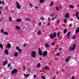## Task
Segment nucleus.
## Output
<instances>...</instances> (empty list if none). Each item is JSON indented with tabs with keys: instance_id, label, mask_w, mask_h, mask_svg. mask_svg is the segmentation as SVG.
Returning a JSON list of instances; mask_svg holds the SVG:
<instances>
[{
	"instance_id": "nucleus-1",
	"label": "nucleus",
	"mask_w": 79,
	"mask_h": 79,
	"mask_svg": "<svg viewBox=\"0 0 79 79\" xmlns=\"http://www.w3.org/2000/svg\"><path fill=\"white\" fill-rule=\"evenodd\" d=\"M49 36L51 39H53V37L54 38H55L56 37V32H54L53 34L50 33Z\"/></svg>"
},
{
	"instance_id": "nucleus-2",
	"label": "nucleus",
	"mask_w": 79,
	"mask_h": 79,
	"mask_svg": "<svg viewBox=\"0 0 79 79\" xmlns=\"http://www.w3.org/2000/svg\"><path fill=\"white\" fill-rule=\"evenodd\" d=\"M36 52L34 51H33L31 52V57H33V58H35V56H36Z\"/></svg>"
},
{
	"instance_id": "nucleus-3",
	"label": "nucleus",
	"mask_w": 79,
	"mask_h": 79,
	"mask_svg": "<svg viewBox=\"0 0 79 79\" xmlns=\"http://www.w3.org/2000/svg\"><path fill=\"white\" fill-rule=\"evenodd\" d=\"M76 44H75L74 45H73V47L72 48V47H70L69 49V52H71L72 50H74L75 48H76Z\"/></svg>"
},
{
	"instance_id": "nucleus-4",
	"label": "nucleus",
	"mask_w": 79,
	"mask_h": 79,
	"mask_svg": "<svg viewBox=\"0 0 79 79\" xmlns=\"http://www.w3.org/2000/svg\"><path fill=\"white\" fill-rule=\"evenodd\" d=\"M18 73V70H17V69H15L11 72V75H13L14 74H15V73Z\"/></svg>"
},
{
	"instance_id": "nucleus-5",
	"label": "nucleus",
	"mask_w": 79,
	"mask_h": 79,
	"mask_svg": "<svg viewBox=\"0 0 79 79\" xmlns=\"http://www.w3.org/2000/svg\"><path fill=\"white\" fill-rule=\"evenodd\" d=\"M38 53L41 56L42 55V51L41 50V49L40 48H38Z\"/></svg>"
},
{
	"instance_id": "nucleus-6",
	"label": "nucleus",
	"mask_w": 79,
	"mask_h": 79,
	"mask_svg": "<svg viewBox=\"0 0 79 79\" xmlns=\"http://www.w3.org/2000/svg\"><path fill=\"white\" fill-rule=\"evenodd\" d=\"M47 54H48V52L46 51H44L43 52L42 55L43 56H47Z\"/></svg>"
},
{
	"instance_id": "nucleus-7",
	"label": "nucleus",
	"mask_w": 79,
	"mask_h": 79,
	"mask_svg": "<svg viewBox=\"0 0 79 79\" xmlns=\"http://www.w3.org/2000/svg\"><path fill=\"white\" fill-rule=\"evenodd\" d=\"M16 6L18 9H20L21 8V6L19 5V4L18 2H16Z\"/></svg>"
},
{
	"instance_id": "nucleus-8",
	"label": "nucleus",
	"mask_w": 79,
	"mask_h": 79,
	"mask_svg": "<svg viewBox=\"0 0 79 79\" xmlns=\"http://www.w3.org/2000/svg\"><path fill=\"white\" fill-rule=\"evenodd\" d=\"M69 59H70V56H69L67 59H65V61L66 62H68L69 61Z\"/></svg>"
},
{
	"instance_id": "nucleus-9",
	"label": "nucleus",
	"mask_w": 79,
	"mask_h": 79,
	"mask_svg": "<svg viewBox=\"0 0 79 79\" xmlns=\"http://www.w3.org/2000/svg\"><path fill=\"white\" fill-rule=\"evenodd\" d=\"M65 18H68L69 17V13H67L65 15Z\"/></svg>"
},
{
	"instance_id": "nucleus-10",
	"label": "nucleus",
	"mask_w": 79,
	"mask_h": 79,
	"mask_svg": "<svg viewBox=\"0 0 79 79\" xmlns=\"http://www.w3.org/2000/svg\"><path fill=\"white\" fill-rule=\"evenodd\" d=\"M4 53L6 54V55H8L9 53L8 50L7 49H6Z\"/></svg>"
},
{
	"instance_id": "nucleus-11",
	"label": "nucleus",
	"mask_w": 79,
	"mask_h": 79,
	"mask_svg": "<svg viewBox=\"0 0 79 79\" xmlns=\"http://www.w3.org/2000/svg\"><path fill=\"white\" fill-rule=\"evenodd\" d=\"M79 32V27H78L76 30V34H77Z\"/></svg>"
},
{
	"instance_id": "nucleus-12",
	"label": "nucleus",
	"mask_w": 79,
	"mask_h": 79,
	"mask_svg": "<svg viewBox=\"0 0 79 79\" xmlns=\"http://www.w3.org/2000/svg\"><path fill=\"white\" fill-rule=\"evenodd\" d=\"M11 48V44L10 43H9L7 44V46H6V48Z\"/></svg>"
},
{
	"instance_id": "nucleus-13",
	"label": "nucleus",
	"mask_w": 79,
	"mask_h": 79,
	"mask_svg": "<svg viewBox=\"0 0 79 79\" xmlns=\"http://www.w3.org/2000/svg\"><path fill=\"white\" fill-rule=\"evenodd\" d=\"M66 32H67V30L66 29V28H65L64 30L63 33L64 34H66Z\"/></svg>"
},
{
	"instance_id": "nucleus-14",
	"label": "nucleus",
	"mask_w": 79,
	"mask_h": 79,
	"mask_svg": "<svg viewBox=\"0 0 79 79\" xmlns=\"http://www.w3.org/2000/svg\"><path fill=\"white\" fill-rule=\"evenodd\" d=\"M40 19H41V21H45V19H44V18L42 16H41L40 18Z\"/></svg>"
},
{
	"instance_id": "nucleus-15",
	"label": "nucleus",
	"mask_w": 79,
	"mask_h": 79,
	"mask_svg": "<svg viewBox=\"0 0 79 79\" xmlns=\"http://www.w3.org/2000/svg\"><path fill=\"white\" fill-rule=\"evenodd\" d=\"M42 34V32L40 31L39 30L38 31V35H39L40 34Z\"/></svg>"
},
{
	"instance_id": "nucleus-16",
	"label": "nucleus",
	"mask_w": 79,
	"mask_h": 79,
	"mask_svg": "<svg viewBox=\"0 0 79 79\" xmlns=\"http://www.w3.org/2000/svg\"><path fill=\"white\" fill-rule=\"evenodd\" d=\"M14 55L15 56H18V52H15L14 53Z\"/></svg>"
},
{
	"instance_id": "nucleus-17",
	"label": "nucleus",
	"mask_w": 79,
	"mask_h": 79,
	"mask_svg": "<svg viewBox=\"0 0 79 79\" xmlns=\"http://www.w3.org/2000/svg\"><path fill=\"white\" fill-rule=\"evenodd\" d=\"M16 22H21V19H18L16 20Z\"/></svg>"
},
{
	"instance_id": "nucleus-18",
	"label": "nucleus",
	"mask_w": 79,
	"mask_h": 79,
	"mask_svg": "<svg viewBox=\"0 0 79 79\" xmlns=\"http://www.w3.org/2000/svg\"><path fill=\"white\" fill-rule=\"evenodd\" d=\"M44 1H45L44 0H40V2L41 3H44Z\"/></svg>"
},
{
	"instance_id": "nucleus-19",
	"label": "nucleus",
	"mask_w": 79,
	"mask_h": 79,
	"mask_svg": "<svg viewBox=\"0 0 79 79\" xmlns=\"http://www.w3.org/2000/svg\"><path fill=\"white\" fill-rule=\"evenodd\" d=\"M6 63H7L6 62V61H4L3 63V66H5V65H6Z\"/></svg>"
},
{
	"instance_id": "nucleus-20",
	"label": "nucleus",
	"mask_w": 79,
	"mask_h": 79,
	"mask_svg": "<svg viewBox=\"0 0 79 79\" xmlns=\"http://www.w3.org/2000/svg\"><path fill=\"white\" fill-rule=\"evenodd\" d=\"M60 35V32H58L57 33V38H58V37H59Z\"/></svg>"
},
{
	"instance_id": "nucleus-21",
	"label": "nucleus",
	"mask_w": 79,
	"mask_h": 79,
	"mask_svg": "<svg viewBox=\"0 0 79 79\" xmlns=\"http://www.w3.org/2000/svg\"><path fill=\"white\" fill-rule=\"evenodd\" d=\"M45 47H46V48H47V47H50V46L48 45L47 43H46L45 44Z\"/></svg>"
},
{
	"instance_id": "nucleus-22",
	"label": "nucleus",
	"mask_w": 79,
	"mask_h": 79,
	"mask_svg": "<svg viewBox=\"0 0 79 79\" xmlns=\"http://www.w3.org/2000/svg\"><path fill=\"white\" fill-rule=\"evenodd\" d=\"M41 64L40 63H38L37 65V67L38 68H39L40 66V65Z\"/></svg>"
},
{
	"instance_id": "nucleus-23",
	"label": "nucleus",
	"mask_w": 79,
	"mask_h": 79,
	"mask_svg": "<svg viewBox=\"0 0 79 79\" xmlns=\"http://www.w3.org/2000/svg\"><path fill=\"white\" fill-rule=\"evenodd\" d=\"M25 19H26V20H27V21H30L31 20V19H29V18H26Z\"/></svg>"
},
{
	"instance_id": "nucleus-24",
	"label": "nucleus",
	"mask_w": 79,
	"mask_h": 79,
	"mask_svg": "<svg viewBox=\"0 0 79 79\" xmlns=\"http://www.w3.org/2000/svg\"><path fill=\"white\" fill-rule=\"evenodd\" d=\"M69 7L70 8H74V6L72 5H70L69 6Z\"/></svg>"
},
{
	"instance_id": "nucleus-25",
	"label": "nucleus",
	"mask_w": 79,
	"mask_h": 79,
	"mask_svg": "<svg viewBox=\"0 0 79 79\" xmlns=\"http://www.w3.org/2000/svg\"><path fill=\"white\" fill-rule=\"evenodd\" d=\"M79 15V12L77 11L76 12V17H77Z\"/></svg>"
},
{
	"instance_id": "nucleus-26",
	"label": "nucleus",
	"mask_w": 79,
	"mask_h": 79,
	"mask_svg": "<svg viewBox=\"0 0 79 79\" xmlns=\"http://www.w3.org/2000/svg\"><path fill=\"white\" fill-rule=\"evenodd\" d=\"M0 48H1V49H3V45H2V44H0Z\"/></svg>"
},
{
	"instance_id": "nucleus-27",
	"label": "nucleus",
	"mask_w": 79,
	"mask_h": 79,
	"mask_svg": "<svg viewBox=\"0 0 79 79\" xmlns=\"http://www.w3.org/2000/svg\"><path fill=\"white\" fill-rule=\"evenodd\" d=\"M3 34H6V35H8V33L7 32H4Z\"/></svg>"
},
{
	"instance_id": "nucleus-28",
	"label": "nucleus",
	"mask_w": 79,
	"mask_h": 79,
	"mask_svg": "<svg viewBox=\"0 0 79 79\" xmlns=\"http://www.w3.org/2000/svg\"><path fill=\"white\" fill-rule=\"evenodd\" d=\"M67 21H68L67 19H64V23H67V22H66Z\"/></svg>"
},
{
	"instance_id": "nucleus-29",
	"label": "nucleus",
	"mask_w": 79,
	"mask_h": 79,
	"mask_svg": "<svg viewBox=\"0 0 79 79\" xmlns=\"http://www.w3.org/2000/svg\"><path fill=\"white\" fill-rule=\"evenodd\" d=\"M16 50H17L19 51V49H20V48H19V47H16Z\"/></svg>"
},
{
	"instance_id": "nucleus-30",
	"label": "nucleus",
	"mask_w": 79,
	"mask_h": 79,
	"mask_svg": "<svg viewBox=\"0 0 79 79\" xmlns=\"http://www.w3.org/2000/svg\"><path fill=\"white\" fill-rule=\"evenodd\" d=\"M16 29H20V28H19V26H17L16 27H15Z\"/></svg>"
},
{
	"instance_id": "nucleus-31",
	"label": "nucleus",
	"mask_w": 79,
	"mask_h": 79,
	"mask_svg": "<svg viewBox=\"0 0 79 79\" xmlns=\"http://www.w3.org/2000/svg\"><path fill=\"white\" fill-rule=\"evenodd\" d=\"M51 45L53 46L54 45H55V43H54V42H52L51 43Z\"/></svg>"
},
{
	"instance_id": "nucleus-32",
	"label": "nucleus",
	"mask_w": 79,
	"mask_h": 79,
	"mask_svg": "<svg viewBox=\"0 0 79 79\" xmlns=\"http://www.w3.org/2000/svg\"><path fill=\"white\" fill-rule=\"evenodd\" d=\"M1 32L2 33H3V32H4V29H2L1 30Z\"/></svg>"
},
{
	"instance_id": "nucleus-33",
	"label": "nucleus",
	"mask_w": 79,
	"mask_h": 79,
	"mask_svg": "<svg viewBox=\"0 0 79 79\" xmlns=\"http://www.w3.org/2000/svg\"><path fill=\"white\" fill-rule=\"evenodd\" d=\"M9 20L10 21H12V18L10 17H9Z\"/></svg>"
},
{
	"instance_id": "nucleus-34",
	"label": "nucleus",
	"mask_w": 79,
	"mask_h": 79,
	"mask_svg": "<svg viewBox=\"0 0 79 79\" xmlns=\"http://www.w3.org/2000/svg\"><path fill=\"white\" fill-rule=\"evenodd\" d=\"M48 69V67L47 66H46L45 67V70H46V71H47V70Z\"/></svg>"
},
{
	"instance_id": "nucleus-35",
	"label": "nucleus",
	"mask_w": 79,
	"mask_h": 79,
	"mask_svg": "<svg viewBox=\"0 0 79 79\" xmlns=\"http://www.w3.org/2000/svg\"><path fill=\"white\" fill-rule=\"evenodd\" d=\"M56 9L57 11L59 10V8H58V7H56Z\"/></svg>"
},
{
	"instance_id": "nucleus-36",
	"label": "nucleus",
	"mask_w": 79,
	"mask_h": 79,
	"mask_svg": "<svg viewBox=\"0 0 79 79\" xmlns=\"http://www.w3.org/2000/svg\"><path fill=\"white\" fill-rule=\"evenodd\" d=\"M59 55H60V53H58L56 54V56H58Z\"/></svg>"
},
{
	"instance_id": "nucleus-37",
	"label": "nucleus",
	"mask_w": 79,
	"mask_h": 79,
	"mask_svg": "<svg viewBox=\"0 0 79 79\" xmlns=\"http://www.w3.org/2000/svg\"><path fill=\"white\" fill-rule=\"evenodd\" d=\"M70 33H71V32H70V31L67 34V35H69Z\"/></svg>"
},
{
	"instance_id": "nucleus-38",
	"label": "nucleus",
	"mask_w": 79,
	"mask_h": 79,
	"mask_svg": "<svg viewBox=\"0 0 79 79\" xmlns=\"http://www.w3.org/2000/svg\"><path fill=\"white\" fill-rule=\"evenodd\" d=\"M53 2H52L51 4L50 5V6H52L53 5Z\"/></svg>"
},
{
	"instance_id": "nucleus-39",
	"label": "nucleus",
	"mask_w": 79,
	"mask_h": 79,
	"mask_svg": "<svg viewBox=\"0 0 79 79\" xmlns=\"http://www.w3.org/2000/svg\"><path fill=\"white\" fill-rule=\"evenodd\" d=\"M73 39H76V36H73Z\"/></svg>"
},
{
	"instance_id": "nucleus-40",
	"label": "nucleus",
	"mask_w": 79,
	"mask_h": 79,
	"mask_svg": "<svg viewBox=\"0 0 79 79\" xmlns=\"http://www.w3.org/2000/svg\"><path fill=\"white\" fill-rule=\"evenodd\" d=\"M25 77H29V74H27L26 75Z\"/></svg>"
},
{
	"instance_id": "nucleus-41",
	"label": "nucleus",
	"mask_w": 79,
	"mask_h": 79,
	"mask_svg": "<svg viewBox=\"0 0 79 79\" xmlns=\"http://www.w3.org/2000/svg\"><path fill=\"white\" fill-rule=\"evenodd\" d=\"M29 6H30V7H32V4H29Z\"/></svg>"
},
{
	"instance_id": "nucleus-42",
	"label": "nucleus",
	"mask_w": 79,
	"mask_h": 79,
	"mask_svg": "<svg viewBox=\"0 0 79 79\" xmlns=\"http://www.w3.org/2000/svg\"><path fill=\"white\" fill-rule=\"evenodd\" d=\"M41 77L43 78V79H45V77L44 76H42Z\"/></svg>"
},
{
	"instance_id": "nucleus-43",
	"label": "nucleus",
	"mask_w": 79,
	"mask_h": 79,
	"mask_svg": "<svg viewBox=\"0 0 79 79\" xmlns=\"http://www.w3.org/2000/svg\"><path fill=\"white\" fill-rule=\"evenodd\" d=\"M2 5H4L5 4V2L4 1H2Z\"/></svg>"
},
{
	"instance_id": "nucleus-44",
	"label": "nucleus",
	"mask_w": 79,
	"mask_h": 79,
	"mask_svg": "<svg viewBox=\"0 0 79 79\" xmlns=\"http://www.w3.org/2000/svg\"><path fill=\"white\" fill-rule=\"evenodd\" d=\"M74 78H75V77H74V76H73L72 77V79H74Z\"/></svg>"
},
{
	"instance_id": "nucleus-45",
	"label": "nucleus",
	"mask_w": 79,
	"mask_h": 79,
	"mask_svg": "<svg viewBox=\"0 0 79 79\" xmlns=\"http://www.w3.org/2000/svg\"><path fill=\"white\" fill-rule=\"evenodd\" d=\"M54 15H55V13H52L51 14V16H53Z\"/></svg>"
},
{
	"instance_id": "nucleus-46",
	"label": "nucleus",
	"mask_w": 79,
	"mask_h": 79,
	"mask_svg": "<svg viewBox=\"0 0 79 79\" xmlns=\"http://www.w3.org/2000/svg\"><path fill=\"white\" fill-rule=\"evenodd\" d=\"M5 18L4 17H3L1 18V19H0V20H1V21H2V19H4Z\"/></svg>"
},
{
	"instance_id": "nucleus-47",
	"label": "nucleus",
	"mask_w": 79,
	"mask_h": 79,
	"mask_svg": "<svg viewBox=\"0 0 79 79\" xmlns=\"http://www.w3.org/2000/svg\"><path fill=\"white\" fill-rule=\"evenodd\" d=\"M3 9V7H0V10H2Z\"/></svg>"
},
{
	"instance_id": "nucleus-48",
	"label": "nucleus",
	"mask_w": 79,
	"mask_h": 79,
	"mask_svg": "<svg viewBox=\"0 0 79 79\" xmlns=\"http://www.w3.org/2000/svg\"><path fill=\"white\" fill-rule=\"evenodd\" d=\"M6 10H8V7H6Z\"/></svg>"
},
{
	"instance_id": "nucleus-49",
	"label": "nucleus",
	"mask_w": 79,
	"mask_h": 79,
	"mask_svg": "<svg viewBox=\"0 0 79 79\" xmlns=\"http://www.w3.org/2000/svg\"><path fill=\"white\" fill-rule=\"evenodd\" d=\"M55 77H56V75H55L54 77L53 78V79H55Z\"/></svg>"
},
{
	"instance_id": "nucleus-50",
	"label": "nucleus",
	"mask_w": 79,
	"mask_h": 79,
	"mask_svg": "<svg viewBox=\"0 0 79 79\" xmlns=\"http://www.w3.org/2000/svg\"><path fill=\"white\" fill-rule=\"evenodd\" d=\"M68 36V37H67V39H69V37H70V36H69V35H67Z\"/></svg>"
},
{
	"instance_id": "nucleus-51",
	"label": "nucleus",
	"mask_w": 79,
	"mask_h": 79,
	"mask_svg": "<svg viewBox=\"0 0 79 79\" xmlns=\"http://www.w3.org/2000/svg\"><path fill=\"white\" fill-rule=\"evenodd\" d=\"M57 23H60V21L58 20L57 22H56Z\"/></svg>"
},
{
	"instance_id": "nucleus-52",
	"label": "nucleus",
	"mask_w": 79,
	"mask_h": 79,
	"mask_svg": "<svg viewBox=\"0 0 79 79\" xmlns=\"http://www.w3.org/2000/svg\"><path fill=\"white\" fill-rule=\"evenodd\" d=\"M48 20H49V21H50L51 20V19H50V18L49 17H48Z\"/></svg>"
},
{
	"instance_id": "nucleus-53",
	"label": "nucleus",
	"mask_w": 79,
	"mask_h": 79,
	"mask_svg": "<svg viewBox=\"0 0 79 79\" xmlns=\"http://www.w3.org/2000/svg\"><path fill=\"white\" fill-rule=\"evenodd\" d=\"M69 26L70 27H71V26H72V24H70L69 25Z\"/></svg>"
},
{
	"instance_id": "nucleus-54",
	"label": "nucleus",
	"mask_w": 79,
	"mask_h": 79,
	"mask_svg": "<svg viewBox=\"0 0 79 79\" xmlns=\"http://www.w3.org/2000/svg\"><path fill=\"white\" fill-rule=\"evenodd\" d=\"M8 67L9 68V67H10V64H9L8 65Z\"/></svg>"
},
{
	"instance_id": "nucleus-55",
	"label": "nucleus",
	"mask_w": 79,
	"mask_h": 79,
	"mask_svg": "<svg viewBox=\"0 0 79 79\" xmlns=\"http://www.w3.org/2000/svg\"><path fill=\"white\" fill-rule=\"evenodd\" d=\"M35 8H36V10H37V9H38V7H37V6H35Z\"/></svg>"
},
{
	"instance_id": "nucleus-56",
	"label": "nucleus",
	"mask_w": 79,
	"mask_h": 79,
	"mask_svg": "<svg viewBox=\"0 0 79 79\" xmlns=\"http://www.w3.org/2000/svg\"><path fill=\"white\" fill-rule=\"evenodd\" d=\"M54 19H56V18H57L56 17V16L54 17Z\"/></svg>"
},
{
	"instance_id": "nucleus-57",
	"label": "nucleus",
	"mask_w": 79,
	"mask_h": 79,
	"mask_svg": "<svg viewBox=\"0 0 79 79\" xmlns=\"http://www.w3.org/2000/svg\"><path fill=\"white\" fill-rule=\"evenodd\" d=\"M19 52H21V51H22V49H19Z\"/></svg>"
},
{
	"instance_id": "nucleus-58",
	"label": "nucleus",
	"mask_w": 79,
	"mask_h": 79,
	"mask_svg": "<svg viewBox=\"0 0 79 79\" xmlns=\"http://www.w3.org/2000/svg\"><path fill=\"white\" fill-rule=\"evenodd\" d=\"M34 77H36V75H34Z\"/></svg>"
},
{
	"instance_id": "nucleus-59",
	"label": "nucleus",
	"mask_w": 79,
	"mask_h": 79,
	"mask_svg": "<svg viewBox=\"0 0 79 79\" xmlns=\"http://www.w3.org/2000/svg\"><path fill=\"white\" fill-rule=\"evenodd\" d=\"M77 17V18L78 20H79V17H78V16H77V17Z\"/></svg>"
},
{
	"instance_id": "nucleus-60",
	"label": "nucleus",
	"mask_w": 79,
	"mask_h": 79,
	"mask_svg": "<svg viewBox=\"0 0 79 79\" xmlns=\"http://www.w3.org/2000/svg\"><path fill=\"white\" fill-rule=\"evenodd\" d=\"M25 29V27H23V29Z\"/></svg>"
},
{
	"instance_id": "nucleus-61",
	"label": "nucleus",
	"mask_w": 79,
	"mask_h": 79,
	"mask_svg": "<svg viewBox=\"0 0 79 79\" xmlns=\"http://www.w3.org/2000/svg\"><path fill=\"white\" fill-rule=\"evenodd\" d=\"M2 1H0V5H1V4H2Z\"/></svg>"
},
{
	"instance_id": "nucleus-62",
	"label": "nucleus",
	"mask_w": 79,
	"mask_h": 79,
	"mask_svg": "<svg viewBox=\"0 0 79 79\" xmlns=\"http://www.w3.org/2000/svg\"><path fill=\"white\" fill-rule=\"evenodd\" d=\"M61 48H60L59 49V51H61Z\"/></svg>"
},
{
	"instance_id": "nucleus-63",
	"label": "nucleus",
	"mask_w": 79,
	"mask_h": 79,
	"mask_svg": "<svg viewBox=\"0 0 79 79\" xmlns=\"http://www.w3.org/2000/svg\"><path fill=\"white\" fill-rule=\"evenodd\" d=\"M41 23H40L39 24V26H40V25H41Z\"/></svg>"
},
{
	"instance_id": "nucleus-64",
	"label": "nucleus",
	"mask_w": 79,
	"mask_h": 79,
	"mask_svg": "<svg viewBox=\"0 0 79 79\" xmlns=\"http://www.w3.org/2000/svg\"><path fill=\"white\" fill-rule=\"evenodd\" d=\"M50 25V23H48L47 24V26H49Z\"/></svg>"
}]
</instances>
